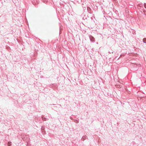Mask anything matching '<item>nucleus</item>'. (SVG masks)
I'll return each mask as SVG.
<instances>
[{
  "mask_svg": "<svg viewBox=\"0 0 146 146\" xmlns=\"http://www.w3.org/2000/svg\"><path fill=\"white\" fill-rule=\"evenodd\" d=\"M143 42L144 43H146V38H144L143 39Z\"/></svg>",
  "mask_w": 146,
  "mask_h": 146,
  "instance_id": "nucleus-3",
  "label": "nucleus"
},
{
  "mask_svg": "<svg viewBox=\"0 0 146 146\" xmlns=\"http://www.w3.org/2000/svg\"><path fill=\"white\" fill-rule=\"evenodd\" d=\"M86 139V137H85L83 136L82 138V141H84Z\"/></svg>",
  "mask_w": 146,
  "mask_h": 146,
  "instance_id": "nucleus-4",
  "label": "nucleus"
},
{
  "mask_svg": "<svg viewBox=\"0 0 146 146\" xmlns=\"http://www.w3.org/2000/svg\"><path fill=\"white\" fill-rule=\"evenodd\" d=\"M11 143V142H8V144H9L8 145H9V144H10V143Z\"/></svg>",
  "mask_w": 146,
  "mask_h": 146,
  "instance_id": "nucleus-6",
  "label": "nucleus"
},
{
  "mask_svg": "<svg viewBox=\"0 0 146 146\" xmlns=\"http://www.w3.org/2000/svg\"><path fill=\"white\" fill-rule=\"evenodd\" d=\"M89 38L91 41L93 42H94L95 39L94 38L93 36L91 35L89 36Z\"/></svg>",
  "mask_w": 146,
  "mask_h": 146,
  "instance_id": "nucleus-1",
  "label": "nucleus"
},
{
  "mask_svg": "<svg viewBox=\"0 0 146 146\" xmlns=\"http://www.w3.org/2000/svg\"><path fill=\"white\" fill-rule=\"evenodd\" d=\"M53 85H54V86H55L56 85V84H53Z\"/></svg>",
  "mask_w": 146,
  "mask_h": 146,
  "instance_id": "nucleus-7",
  "label": "nucleus"
},
{
  "mask_svg": "<svg viewBox=\"0 0 146 146\" xmlns=\"http://www.w3.org/2000/svg\"><path fill=\"white\" fill-rule=\"evenodd\" d=\"M41 118L44 121H46V120H48V119H47L45 117H44L43 116H41Z\"/></svg>",
  "mask_w": 146,
  "mask_h": 146,
  "instance_id": "nucleus-2",
  "label": "nucleus"
},
{
  "mask_svg": "<svg viewBox=\"0 0 146 146\" xmlns=\"http://www.w3.org/2000/svg\"><path fill=\"white\" fill-rule=\"evenodd\" d=\"M144 6L145 7L146 9V3H144Z\"/></svg>",
  "mask_w": 146,
  "mask_h": 146,
  "instance_id": "nucleus-5",
  "label": "nucleus"
}]
</instances>
